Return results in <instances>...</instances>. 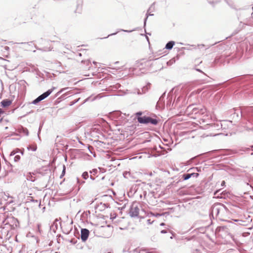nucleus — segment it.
Segmentation results:
<instances>
[{
  "label": "nucleus",
  "mask_w": 253,
  "mask_h": 253,
  "mask_svg": "<svg viewBox=\"0 0 253 253\" xmlns=\"http://www.w3.org/2000/svg\"><path fill=\"white\" fill-rule=\"evenodd\" d=\"M245 51V56L249 58L248 55L253 53V41L252 43L243 42L239 46H236L235 52L232 53L227 52L217 56L214 59L215 64H223L231 62L234 63L238 61L243 56Z\"/></svg>",
  "instance_id": "1"
},
{
  "label": "nucleus",
  "mask_w": 253,
  "mask_h": 253,
  "mask_svg": "<svg viewBox=\"0 0 253 253\" xmlns=\"http://www.w3.org/2000/svg\"><path fill=\"white\" fill-rule=\"evenodd\" d=\"M233 94H239L241 97L250 99L253 97V76H242L237 79L229 87Z\"/></svg>",
  "instance_id": "2"
},
{
  "label": "nucleus",
  "mask_w": 253,
  "mask_h": 253,
  "mask_svg": "<svg viewBox=\"0 0 253 253\" xmlns=\"http://www.w3.org/2000/svg\"><path fill=\"white\" fill-rule=\"evenodd\" d=\"M199 176V173L190 171H189V169H188L186 172L184 173L183 174L179 175L178 178H177L175 180L173 181L171 184L174 185L176 186L177 184H178L180 182H182L185 180H187L190 179L191 177H195L197 178Z\"/></svg>",
  "instance_id": "3"
},
{
  "label": "nucleus",
  "mask_w": 253,
  "mask_h": 253,
  "mask_svg": "<svg viewBox=\"0 0 253 253\" xmlns=\"http://www.w3.org/2000/svg\"><path fill=\"white\" fill-rule=\"evenodd\" d=\"M160 122V119L156 115H154V117L144 115L143 116V118H140L138 120V123L139 124L146 125L150 124L154 126H157Z\"/></svg>",
  "instance_id": "4"
},
{
  "label": "nucleus",
  "mask_w": 253,
  "mask_h": 253,
  "mask_svg": "<svg viewBox=\"0 0 253 253\" xmlns=\"http://www.w3.org/2000/svg\"><path fill=\"white\" fill-rule=\"evenodd\" d=\"M2 223L4 225H9L11 229H15L20 225L18 219L13 216H9L5 218L3 220Z\"/></svg>",
  "instance_id": "5"
},
{
  "label": "nucleus",
  "mask_w": 253,
  "mask_h": 253,
  "mask_svg": "<svg viewBox=\"0 0 253 253\" xmlns=\"http://www.w3.org/2000/svg\"><path fill=\"white\" fill-rule=\"evenodd\" d=\"M224 208V207L221 205L219 203H217L212 205L209 211V216L211 219V218H214V214H215L216 216L218 215L220 211H222V209H223Z\"/></svg>",
  "instance_id": "6"
},
{
  "label": "nucleus",
  "mask_w": 253,
  "mask_h": 253,
  "mask_svg": "<svg viewBox=\"0 0 253 253\" xmlns=\"http://www.w3.org/2000/svg\"><path fill=\"white\" fill-rule=\"evenodd\" d=\"M56 88V87L52 86L51 88L48 89L40 95H39L36 99L33 100L31 103L30 104H32L34 105H37L39 103H40L42 100H44L46 98H47L50 94L52 92V91Z\"/></svg>",
  "instance_id": "7"
},
{
  "label": "nucleus",
  "mask_w": 253,
  "mask_h": 253,
  "mask_svg": "<svg viewBox=\"0 0 253 253\" xmlns=\"http://www.w3.org/2000/svg\"><path fill=\"white\" fill-rule=\"evenodd\" d=\"M138 203L135 201L131 205L129 210V214L131 217H137L139 216V208L138 206Z\"/></svg>",
  "instance_id": "8"
},
{
  "label": "nucleus",
  "mask_w": 253,
  "mask_h": 253,
  "mask_svg": "<svg viewBox=\"0 0 253 253\" xmlns=\"http://www.w3.org/2000/svg\"><path fill=\"white\" fill-rule=\"evenodd\" d=\"M243 112V119L245 120H253V107L244 106L242 107Z\"/></svg>",
  "instance_id": "9"
},
{
  "label": "nucleus",
  "mask_w": 253,
  "mask_h": 253,
  "mask_svg": "<svg viewBox=\"0 0 253 253\" xmlns=\"http://www.w3.org/2000/svg\"><path fill=\"white\" fill-rule=\"evenodd\" d=\"M187 109L188 111H190V113L194 114L204 115L207 112L206 108L203 106L199 107H194V105H189Z\"/></svg>",
  "instance_id": "10"
},
{
  "label": "nucleus",
  "mask_w": 253,
  "mask_h": 253,
  "mask_svg": "<svg viewBox=\"0 0 253 253\" xmlns=\"http://www.w3.org/2000/svg\"><path fill=\"white\" fill-rule=\"evenodd\" d=\"M168 101L167 102V107L168 108H169V109H171L173 107V106L174 104H175V106L176 104H178L179 102L181 101V100H182V102L181 103V104H184L186 103V99L185 98H182V97H181L180 96L178 97L175 102L172 101V98L169 97V94L168 95Z\"/></svg>",
  "instance_id": "11"
},
{
  "label": "nucleus",
  "mask_w": 253,
  "mask_h": 253,
  "mask_svg": "<svg viewBox=\"0 0 253 253\" xmlns=\"http://www.w3.org/2000/svg\"><path fill=\"white\" fill-rule=\"evenodd\" d=\"M33 22L38 25H41L44 20V15L42 12H38L35 16L32 17Z\"/></svg>",
  "instance_id": "12"
},
{
  "label": "nucleus",
  "mask_w": 253,
  "mask_h": 253,
  "mask_svg": "<svg viewBox=\"0 0 253 253\" xmlns=\"http://www.w3.org/2000/svg\"><path fill=\"white\" fill-rule=\"evenodd\" d=\"M166 91H165L160 97L159 100L156 105V109L159 110H163L165 109V98L166 96Z\"/></svg>",
  "instance_id": "13"
},
{
  "label": "nucleus",
  "mask_w": 253,
  "mask_h": 253,
  "mask_svg": "<svg viewBox=\"0 0 253 253\" xmlns=\"http://www.w3.org/2000/svg\"><path fill=\"white\" fill-rule=\"evenodd\" d=\"M234 112L232 113L231 116L232 118L236 121H239L243 118V112L242 111V107L241 109H234L233 111Z\"/></svg>",
  "instance_id": "14"
},
{
  "label": "nucleus",
  "mask_w": 253,
  "mask_h": 253,
  "mask_svg": "<svg viewBox=\"0 0 253 253\" xmlns=\"http://www.w3.org/2000/svg\"><path fill=\"white\" fill-rule=\"evenodd\" d=\"M89 231L87 228H81V239L83 242H85L88 238Z\"/></svg>",
  "instance_id": "15"
},
{
  "label": "nucleus",
  "mask_w": 253,
  "mask_h": 253,
  "mask_svg": "<svg viewBox=\"0 0 253 253\" xmlns=\"http://www.w3.org/2000/svg\"><path fill=\"white\" fill-rule=\"evenodd\" d=\"M151 84L148 83L146 85L141 88V90H138L137 93L138 94H142L146 93L150 88Z\"/></svg>",
  "instance_id": "16"
},
{
  "label": "nucleus",
  "mask_w": 253,
  "mask_h": 253,
  "mask_svg": "<svg viewBox=\"0 0 253 253\" xmlns=\"http://www.w3.org/2000/svg\"><path fill=\"white\" fill-rule=\"evenodd\" d=\"M12 103V100L9 99H3L0 102V106L2 108H5L10 105Z\"/></svg>",
  "instance_id": "17"
},
{
  "label": "nucleus",
  "mask_w": 253,
  "mask_h": 253,
  "mask_svg": "<svg viewBox=\"0 0 253 253\" xmlns=\"http://www.w3.org/2000/svg\"><path fill=\"white\" fill-rule=\"evenodd\" d=\"M151 9V7L148 8V9L147 11V12L145 14V17L143 21V28L145 29V27L146 26V22L147 21V19L149 17V16H154V14L150 13V10Z\"/></svg>",
  "instance_id": "18"
},
{
  "label": "nucleus",
  "mask_w": 253,
  "mask_h": 253,
  "mask_svg": "<svg viewBox=\"0 0 253 253\" xmlns=\"http://www.w3.org/2000/svg\"><path fill=\"white\" fill-rule=\"evenodd\" d=\"M101 97H102V96L100 95V94H98L97 95H96L95 96H92V95H91V96L88 97L87 98H86L85 99H84L83 101L82 104L85 103V102L89 101H93L97 98H101Z\"/></svg>",
  "instance_id": "19"
},
{
  "label": "nucleus",
  "mask_w": 253,
  "mask_h": 253,
  "mask_svg": "<svg viewBox=\"0 0 253 253\" xmlns=\"http://www.w3.org/2000/svg\"><path fill=\"white\" fill-rule=\"evenodd\" d=\"M175 42L174 41H169L166 44L165 48L168 50H171L173 46L174 45Z\"/></svg>",
  "instance_id": "20"
},
{
  "label": "nucleus",
  "mask_w": 253,
  "mask_h": 253,
  "mask_svg": "<svg viewBox=\"0 0 253 253\" xmlns=\"http://www.w3.org/2000/svg\"><path fill=\"white\" fill-rule=\"evenodd\" d=\"M159 58L154 59L153 58H151V57H150L149 58V59L144 62L145 66L146 67H149V68H151L152 67V66L153 65V63H151V62L152 60H157Z\"/></svg>",
  "instance_id": "21"
},
{
  "label": "nucleus",
  "mask_w": 253,
  "mask_h": 253,
  "mask_svg": "<svg viewBox=\"0 0 253 253\" xmlns=\"http://www.w3.org/2000/svg\"><path fill=\"white\" fill-rule=\"evenodd\" d=\"M205 168H202V167H192L189 169V171H195L197 172H201L202 170H204Z\"/></svg>",
  "instance_id": "22"
},
{
  "label": "nucleus",
  "mask_w": 253,
  "mask_h": 253,
  "mask_svg": "<svg viewBox=\"0 0 253 253\" xmlns=\"http://www.w3.org/2000/svg\"><path fill=\"white\" fill-rule=\"evenodd\" d=\"M243 151L247 153H250L251 155H253V145H251L249 147H244L243 148Z\"/></svg>",
  "instance_id": "23"
},
{
  "label": "nucleus",
  "mask_w": 253,
  "mask_h": 253,
  "mask_svg": "<svg viewBox=\"0 0 253 253\" xmlns=\"http://www.w3.org/2000/svg\"><path fill=\"white\" fill-rule=\"evenodd\" d=\"M179 59V55L177 54L176 57H174L171 59H170L169 61H167V64L168 66H171L173 64H174L176 60H178Z\"/></svg>",
  "instance_id": "24"
},
{
  "label": "nucleus",
  "mask_w": 253,
  "mask_h": 253,
  "mask_svg": "<svg viewBox=\"0 0 253 253\" xmlns=\"http://www.w3.org/2000/svg\"><path fill=\"white\" fill-rule=\"evenodd\" d=\"M20 132L26 136H28L29 134L28 129L26 127L23 126L21 128Z\"/></svg>",
  "instance_id": "25"
},
{
  "label": "nucleus",
  "mask_w": 253,
  "mask_h": 253,
  "mask_svg": "<svg viewBox=\"0 0 253 253\" xmlns=\"http://www.w3.org/2000/svg\"><path fill=\"white\" fill-rule=\"evenodd\" d=\"M143 113V112L142 111H138L134 114L135 119L137 120L138 122L140 118H143V116H142Z\"/></svg>",
  "instance_id": "26"
},
{
  "label": "nucleus",
  "mask_w": 253,
  "mask_h": 253,
  "mask_svg": "<svg viewBox=\"0 0 253 253\" xmlns=\"http://www.w3.org/2000/svg\"><path fill=\"white\" fill-rule=\"evenodd\" d=\"M211 126L214 127L216 129H219L222 128V125L221 123L213 124L211 125Z\"/></svg>",
  "instance_id": "27"
},
{
  "label": "nucleus",
  "mask_w": 253,
  "mask_h": 253,
  "mask_svg": "<svg viewBox=\"0 0 253 253\" xmlns=\"http://www.w3.org/2000/svg\"><path fill=\"white\" fill-rule=\"evenodd\" d=\"M82 178L86 180L89 177V173L87 171H84L82 174Z\"/></svg>",
  "instance_id": "28"
},
{
  "label": "nucleus",
  "mask_w": 253,
  "mask_h": 253,
  "mask_svg": "<svg viewBox=\"0 0 253 253\" xmlns=\"http://www.w3.org/2000/svg\"><path fill=\"white\" fill-rule=\"evenodd\" d=\"M19 153V149L16 148L12 150L10 153V156H14L17 153Z\"/></svg>",
  "instance_id": "29"
},
{
  "label": "nucleus",
  "mask_w": 253,
  "mask_h": 253,
  "mask_svg": "<svg viewBox=\"0 0 253 253\" xmlns=\"http://www.w3.org/2000/svg\"><path fill=\"white\" fill-rule=\"evenodd\" d=\"M45 76H46V78L48 79H50L52 80V78L54 77V75L53 73L51 74L47 72H45Z\"/></svg>",
  "instance_id": "30"
},
{
  "label": "nucleus",
  "mask_w": 253,
  "mask_h": 253,
  "mask_svg": "<svg viewBox=\"0 0 253 253\" xmlns=\"http://www.w3.org/2000/svg\"><path fill=\"white\" fill-rule=\"evenodd\" d=\"M37 147L36 146H32V145H28L27 146V149L28 150H31L32 151H36L37 150Z\"/></svg>",
  "instance_id": "31"
},
{
  "label": "nucleus",
  "mask_w": 253,
  "mask_h": 253,
  "mask_svg": "<svg viewBox=\"0 0 253 253\" xmlns=\"http://www.w3.org/2000/svg\"><path fill=\"white\" fill-rule=\"evenodd\" d=\"M98 171L97 170V169H92V170H90L89 171V173L90 174V175H95L97 173H98Z\"/></svg>",
  "instance_id": "32"
},
{
  "label": "nucleus",
  "mask_w": 253,
  "mask_h": 253,
  "mask_svg": "<svg viewBox=\"0 0 253 253\" xmlns=\"http://www.w3.org/2000/svg\"><path fill=\"white\" fill-rule=\"evenodd\" d=\"M66 173V167L64 165H63V169L62 173L60 176V178H62L65 174Z\"/></svg>",
  "instance_id": "33"
},
{
  "label": "nucleus",
  "mask_w": 253,
  "mask_h": 253,
  "mask_svg": "<svg viewBox=\"0 0 253 253\" xmlns=\"http://www.w3.org/2000/svg\"><path fill=\"white\" fill-rule=\"evenodd\" d=\"M123 176L125 178L128 179L130 176V173L128 171H124L123 172Z\"/></svg>",
  "instance_id": "34"
},
{
  "label": "nucleus",
  "mask_w": 253,
  "mask_h": 253,
  "mask_svg": "<svg viewBox=\"0 0 253 253\" xmlns=\"http://www.w3.org/2000/svg\"><path fill=\"white\" fill-rule=\"evenodd\" d=\"M43 124H44V121H42L40 122L39 129H38V135L41 132V131L42 128Z\"/></svg>",
  "instance_id": "35"
},
{
  "label": "nucleus",
  "mask_w": 253,
  "mask_h": 253,
  "mask_svg": "<svg viewBox=\"0 0 253 253\" xmlns=\"http://www.w3.org/2000/svg\"><path fill=\"white\" fill-rule=\"evenodd\" d=\"M100 204L102 205V209H107V208H110V204H108V203L102 204V203H100Z\"/></svg>",
  "instance_id": "36"
},
{
  "label": "nucleus",
  "mask_w": 253,
  "mask_h": 253,
  "mask_svg": "<svg viewBox=\"0 0 253 253\" xmlns=\"http://www.w3.org/2000/svg\"><path fill=\"white\" fill-rule=\"evenodd\" d=\"M80 99V98H79L78 99H75V100L71 101L70 102L69 105L71 106L74 105L75 104H76L77 102H78Z\"/></svg>",
  "instance_id": "37"
},
{
  "label": "nucleus",
  "mask_w": 253,
  "mask_h": 253,
  "mask_svg": "<svg viewBox=\"0 0 253 253\" xmlns=\"http://www.w3.org/2000/svg\"><path fill=\"white\" fill-rule=\"evenodd\" d=\"M13 159H14V162H17L19 161V160H20L21 157L19 155H16L14 156Z\"/></svg>",
  "instance_id": "38"
},
{
  "label": "nucleus",
  "mask_w": 253,
  "mask_h": 253,
  "mask_svg": "<svg viewBox=\"0 0 253 253\" xmlns=\"http://www.w3.org/2000/svg\"><path fill=\"white\" fill-rule=\"evenodd\" d=\"M77 183L79 185H82L85 183V181L80 179L78 177H77Z\"/></svg>",
  "instance_id": "39"
},
{
  "label": "nucleus",
  "mask_w": 253,
  "mask_h": 253,
  "mask_svg": "<svg viewBox=\"0 0 253 253\" xmlns=\"http://www.w3.org/2000/svg\"><path fill=\"white\" fill-rule=\"evenodd\" d=\"M37 75H38L40 78H42V81H44V74L41 73L40 72H38L37 73Z\"/></svg>",
  "instance_id": "40"
},
{
  "label": "nucleus",
  "mask_w": 253,
  "mask_h": 253,
  "mask_svg": "<svg viewBox=\"0 0 253 253\" xmlns=\"http://www.w3.org/2000/svg\"><path fill=\"white\" fill-rule=\"evenodd\" d=\"M82 63H86L87 66H89L91 64V61L90 59H87L86 60H82L81 61Z\"/></svg>",
  "instance_id": "41"
},
{
  "label": "nucleus",
  "mask_w": 253,
  "mask_h": 253,
  "mask_svg": "<svg viewBox=\"0 0 253 253\" xmlns=\"http://www.w3.org/2000/svg\"><path fill=\"white\" fill-rule=\"evenodd\" d=\"M208 2L212 5L213 7L214 6L215 4L216 3V1H214L213 0H207Z\"/></svg>",
  "instance_id": "42"
},
{
  "label": "nucleus",
  "mask_w": 253,
  "mask_h": 253,
  "mask_svg": "<svg viewBox=\"0 0 253 253\" xmlns=\"http://www.w3.org/2000/svg\"><path fill=\"white\" fill-rule=\"evenodd\" d=\"M29 200H30L31 202H33V203H38V202H39V201H38V200H36V199H34L33 197H30V199H29Z\"/></svg>",
  "instance_id": "43"
},
{
  "label": "nucleus",
  "mask_w": 253,
  "mask_h": 253,
  "mask_svg": "<svg viewBox=\"0 0 253 253\" xmlns=\"http://www.w3.org/2000/svg\"><path fill=\"white\" fill-rule=\"evenodd\" d=\"M119 32V31H117L116 32H115V33H112V34H110L109 35H108L107 37H104L103 38H101V39H107L108 38V37H109L110 36H113V35H116Z\"/></svg>",
  "instance_id": "44"
},
{
  "label": "nucleus",
  "mask_w": 253,
  "mask_h": 253,
  "mask_svg": "<svg viewBox=\"0 0 253 253\" xmlns=\"http://www.w3.org/2000/svg\"><path fill=\"white\" fill-rule=\"evenodd\" d=\"M194 69L199 72L203 73L204 75L207 76L206 74L204 73L200 69L197 68L196 66H195V67L194 68Z\"/></svg>",
  "instance_id": "45"
},
{
  "label": "nucleus",
  "mask_w": 253,
  "mask_h": 253,
  "mask_svg": "<svg viewBox=\"0 0 253 253\" xmlns=\"http://www.w3.org/2000/svg\"><path fill=\"white\" fill-rule=\"evenodd\" d=\"M117 217V214L116 213H113V214H112V213H111L110 214V219H111L112 220H113L114 219H115Z\"/></svg>",
  "instance_id": "46"
},
{
  "label": "nucleus",
  "mask_w": 253,
  "mask_h": 253,
  "mask_svg": "<svg viewBox=\"0 0 253 253\" xmlns=\"http://www.w3.org/2000/svg\"><path fill=\"white\" fill-rule=\"evenodd\" d=\"M135 30V29H132V30H131L120 29V31H123V32H126V33H130L131 32L134 31Z\"/></svg>",
  "instance_id": "47"
},
{
  "label": "nucleus",
  "mask_w": 253,
  "mask_h": 253,
  "mask_svg": "<svg viewBox=\"0 0 253 253\" xmlns=\"http://www.w3.org/2000/svg\"><path fill=\"white\" fill-rule=\"evenodd\" d=\"M226 228H227V227L225 226H218L217 227V229H218L219 231H221V230L224 231Z\"/></svg>",
  "instance_id": "48"
},
{
  "label": "nucleus",
  "mask_w": 253,
  "mask_h": 253,
  "mask_svg": "<svg viewBox=\"0 0 253 253\" xmlns=\"http://www.w3.org/2000/svg\"><path fill=\"white\" fill-rule=\"evenodd\" d=\"M69 93L66 92V93L62 94L59 98L61 100H63L66 98V96Z\"/></svg>",
  "instance_id": "49"
},
{
  "label": "nucleus",
  "mask_w": 253,
  "mask_h": 253,
  "mask_svg": "<svg viewBox=\"0 0 253 253\" xmlns=\"http://www.w3.org/2000/svg\"><path fill=\"white\" fill-rule=\"evenodd\" d=\"M221 205L223 206L224 207V209H222V212H224V211H228L227 208L223 204H220Z\"/></svg>",
  "instance_id": "50"
},
{
  "label": "nucleus",
  "mask_w": 253,
  "mask_h": 253,
  "mask_svg": "<svg viewBox=\"0 0 253 253\" xmlns=\"http://www.w3.org/2000/svg\"><path fill=\"white\" fill-rule=\"evenodd\" d=\"M4 114H5V111L2 108H0V117Z\"/></svg>",
  "instance_id": "51"
},
{
  "label": "nucleus",
  "mask_w": 253,
  "mask_h": 253,
  "mask_svg": "<svg viewBox=\"0 0 253 253\" xmlns=\"http://www.w3.org/2000/svg\"><path fill=\"white\" fill-rule=\"evenodd\" d=\"M68 89H69V87H65L64 88H62L58 92L60 94H61L63 91L67 90Z\"/></svg>",
  "instance_id": "52"
},
{
  "label": "nucleus",
  "mask_w": 253,
  "mask_h": 253,
  "mask_svg": "<svg viewBox=\"0 0 253 253\" xmlns=\"http://www.w3.org/2000/svg\"><path fill=\"white\" fill-rule=\"evenodd\" d=\"M60 139H61V136L57 135L55 139V141L59 142H60Z\"/></svg>",
  "instance_id": "53"
},
{
  "label": "nucleus",
  "mask_w": 253,
  "mask_h": 253,
  "mask_svg": "<svg viewBox=\"0 0 253 253\" xmlns=\"http://www.w3.org/2000/svg\"><path fill=\"white\" fill-rule=\"evenodd\" d=\"M168 230H167V229H163V230H162L161 231V233H162V234H166V233H168Z\"/></svg>",
  "instance_id": "54"
},
{
  "label": "nucleus",
  "mask_w": 253,
  "mask_h": 253,
  "mask_svg": "<svg viewBox=\"0 0 253 253\" xmlns=\"http://www.w3.org/2000/svg\"><path fill=\"white\" fill-rule=\"evenodd\" d=\"M221 186L222 187H225L226 186V182L224 180H223L221 181V183L220 184Z\"/></svg>",
  "instance_id": "55"
},
{
  "label": "nucleus",
  "mask_w": 253,
  "mask_h": 253,
  "mask_svg": "<svg viewBox=\"0 0 253 253\" xmlns=\"http://www.w3.org/2000/svg\"><path fill=\"white\" fill-rule=\"evenodd\" d=\"M19 153L20 154H21L22 155H23L24 153V149H22L20 150L19 149Z\"/></svg>",
  "instance_id": "56"
},
{
  "label": "nucleus",
  "mask_w": 253,
  "mask_h": 253,
  "mask_svg": "<svg viewBox=\"0 0 253 253\" xmlns=\"http://www.w3.org/2000/svg\"><path fill=\"white\" fill-rule=\"evenodd\" d=\"M164 214H161V213H155L154 216H155V217H160V216H161L162 215H163Z\"/></svg>",
  "instance_id": "57"
},
{
  "label": "nucleus",
  "mask_w": 253,
  "mask_h": 253,
  "mask_svg": "<svg viewBox=\"0 0 253 253\" xmlns=\"http://www.w3.org/2000/svg\"><path fill=\"white\" fill-rule=\"evenodd\" d=\"M70 242L73 244H75L77 243V241H76L75 239H71L70 241Z\"/></svg>",
  "instance_id": "58"
},
{
  "label": "nucleus",
  "mask_w": 253,
  "mask_h": 253,
  "mask_svg": "<svg viewBox=\"0 0 253 253\" xmlns=\"http://www.w3.org/2000/svg\"><path fill=\"white\" fill-rule=\"evenodd\" d=\"M170 233L171 234V236L170 237L171 239H173V238L175 236V234L173 233L172 231H170Z\"/></svg>",
  "instance_id": "59"
},
{
  "label": "nucleus",
  "mask_w": 253,
  "mask_h": 253,
  "mask_svg": "<svg viewBox=\"0 0 253 253\" xmlns=\"http://www.w3.org/2000/svg\"><path fill=\"white\" fill-rule=\"evenodd\" d=\"M126 208V205H124L122 207L118 208V210L120 211H123Z\"/></svg>",
  "instance_id": "60"
},
{
  "label": "nucleus",
  "mask_w": 253,
  "mask_h": 253,
  "mask_svg": "<svg viewBox=\"0 0 253 253\" xmlns=\"http://www.w3.org/2000/svg\"><path fill=\"white\" fill-rule=\"evenodd\" d=\"M220 190L221 189H216V190H215L214 192V195H216L218 192H220Z\"/></svg>",
  "instance_id": "61"
},
{
  "label": "nucleus",
  "mask_w": 253,
  "mask_h": 253,
  "mask_svg": "<svg viewBox=\"0 0 253 253\" xmlns=\"http://www.w3.org/2000/svg\"><path fill=\"white\" fill-rule=\"evenodd\" d=\"M219 46H220V49H221L222 50V49L224 50L225 46V44H223V45L220 44V45H219Z\"/></svg>",
  "instance_id": "62"
},
{
  "label": "nucleus",
  "mask_w": 253,
  "mask_h": 253,
  "mask_svg": "<svg viewBox=\"0 0 253 253\" xmlns=\"http://www.w3.org/2000/svg\"><path fill=\"white\" fill-rule=\"evenodd\" d=\"M89 178L92 180H94L95 179V178L94 176V175H92V174L90 175Z\"/></svg>",
  "instance_id": "63"
},
{
  "label": "nucleus",
  "mask_w": 253,
  "mask_h": 253,
  "mask_svg": "<svg viewBox=\"0 0 253 253\" xmlns=\"http://www.w3.org/2000/svg\"><path fill=\"white\" fill-rule=\"evenodd\" d=\"M27 180H30L32 182H34L35 180H36V178L35 177H32L30 179H29V178H27Z\"/></svg>",
  "instance_id": "64"
}]
</instances>
